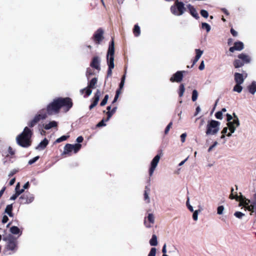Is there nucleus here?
Returning a JSON list of instances; mask_svg holds the SVG:
<instances>
[{"mask_svg": "<svg viewBox=\"0 0 256 256\" xmlns=\"http://www.w3.org/2000/svg\"><path fill=\"white\" fill-rule=\"evenodd\" d=\"M244 48V44L242 42H236L234 46L230 48V51L234 52V50H241Z\"/></svg>", "mask_w": 256, "mask_h": 256, "instance_id": "17", "label": "nucleus"}, {"mask_svg": "<svg viewBox=\"0 0 256 256\" xmlns=\"http://www.w3.org/2000/svg\"><path fill=\"white\" fill-rule=\"evenodd\" d=\"M46 112V116L58 114L60 112V108L58 101V99L55 98L53 101L49 104L45 109Z\"/></svg>", "mask_w": 256, "mask_h": 256, "instance_id": "6", "label": "nucleus"}, {"mask_svg": "<svg viewBox=\"0 0 256 256\" xmlns=\"http://www.w3.org/2000/svg\"><path fill=\"white\" fill-rule=\"evenodd\" d=\"M186 8L188 9L190 13L193 17H194L196 19H198L199 18L198 14L196 8L192 6L190 4H188L186 6Z\"/></svg>", "mask_w": 256, "mask_h": 256, "instance_id": "18", "label": "nucleus"}, {"mask_svg": "<svg viewBox=\"0 0 256 256\" xmlns=\"http://www.w3.org/2000/svg\"><path fill=\"white\" fill-rule=\"evenodd\" d=\"M230 32L234 36H236L238 35V32L233 28H231Z\"/></svg>", "mask_w": 256, "mask_h": 256, "instance_id": "64", "label": "nucleus"}, {"mask_svg": "<svg viewBox=\"0 0 256 256\" xmlns=\"http://www.w3.org/2000/svg\"><path fill=\"white\" fill-rule=\"evenodd\" d=\"M224 207L223 206H218L217 208V214L218 215H222L224 213Z\"/></svg>", "mask_w": 256, "mask_h": 256, "instance_id": "43", "label": "nucleus"}, {"mask_svg": "<svg viewBox=\"0 0 256 256\" xmlns=\"http://www.w3.org/2000/svg\"><path fill=\"white\" fill-rule=\"evenodd\" d=\"M198 97V92L196 90H194L192 91V100L193 102H195Z\"/></svg>", "mask_w": 256, "mask_h": 256, "instance_id": "41", "label": "nucleus"}, {"mask_svg": "<svg viewBox=\"0 0 256 256\" xmlns=\"http://www.w3.org/2000/svg\"><path fill=\"white\" fill-rule=\"evenodd\" d=\"M90 66L92 68H94L98 70H100V62L98 57L95 56L93 58L92 61L90 62Z\"/></svg>", "mask_w": 256, "mask_h": 256, "instance_id": "19", "label": "nucleus"}, {"mask_svg": "<svg viewBox=\"0 0 256 256\" xmlns=\"http://www.w3.org/2000/svg\"><path fill=\"white\" fill-rule=\"evenodd\" d=\"M150 244L152 246H156L158 244L157 237L155 234L152 236V238L150 240Z\"/></svg>", "mask_w": 256, "mask_h": 256, "instance_id": "33", "label": "nucleus"}, {"mask_svg": "<svg viewBox=\"0 0 256 256\" xmlns=\"http://www.w3.org/2000/svg\"><path fill=\"white\" fill-rule=\"evenodd\" d=\"M204 68V62L202 60L201 62L200 66H199V70H202Z\"/></svg>", "mask_w": 256, "mask_h": 256, "instance_id": "61", "label": "nucleus"}, {"mask_svg": "<svg viewBox=\"0 0 256 256\" xmlns=\"http://www.w3.org/2000/svg\"><path fill=\"white\" fill-rule=\"evenodd\" d=\"M107 62L108 66L107 77L111 76L112 70V40L109 42V46L107 53Z\"/></svg>", "mask_w": 256, "mask_h": 256, "instance_id": "8", "label": "nucleus"}, {"mask_svg": "<svg viewBox=\"0 0 256 256\" xmlns=\"http://www.w3.org/2000/svg\"><path fill=\"white\" fill-rule=\"evenodd\" d=\"M58 124L55 121H52L50 122L48 124H45L44 126V128L45 130H48L52 128H54L57 126Z\"/></svg>", "mask_w": 256, "mask_h": 256, "instance_id": "24", "label": "nucleus"}, {"mask_svg": "<svg viewBox=\"0 0 256 256\" xmlns=\"http://www.w3.org/2000/svg\"><path fill=\"white\" fill-rule=\"evenodd\" d=\"M202 28L203 29H206L207 32H209L210 30V26L206 22H202Z\"/></svg>", "mask_w": 256, "mask_h": 256, "instance_id": "42", "label": "nucleus"}, {"mask_svg": "<svg viewBox=\"0 0 256 256\" xmlns=\"http://www.w3.org/2000/svg\"><path fill=\"white\" fill-rule=\"evenodd\" d=\"M34 200L32 194L29 192H26L22 195L19 198V202L20 204H30Z\"/></svg>", "mask_w": 256, "mask_h": 256, "instance_id": "9", "label": "nucleus"}, {"mask_svg": "<svg viewBox=\"0 0 256 256\" xmlns=\"http://www.w3.org/2000/svg\"><path fill=\"white\" fill-rule=\"evenodd\" d=\"M246 209L251 212L250 214L254 213L256 216V194L254 195V200L250 206L246 207Z\"/></svg>", "mask_w": 256, "mask_h": 256, "instance_id": "20", "label": "nucleus"}, {"mask_svg": "<svg viewBox=\"0 0 256 256\" xmlns=\"http://www.w3.org/2000/svg\"><path fill=\"white\" fill-rule=\"evenodd\" d=\"M60 109L63 108L65 112H68L73 106L72 100L68 97L58 98Z\"/></svg>", "mask_w": 256, "mask_h": 256, "instance_id": "5", "label": "nucleus"}, {"mask_svg": "<svg viewBox=\"0 0 256 256\" xmlns=\"http://www.w3.org/2000/svg\"><path fill=\"white\" fill-rule=\"evenodd\" d=\"M134 34L136 36H138L140 34V26L136 24L134 28Z\"/></svg>", "mask_w": 256, "mask_h": 256, "instance_id": "34", "label": "nucleus"}, {"mask_svg": "<svg viewBox=\"0 0 256 256\" xmlns=\"http://www.w3.org/2000/svg\"><path fill=\"white\" fill-rule=\"evenodd\" d=\"M40 158L39 156H36L32 159L30 160L28 162V164H32L34 163L36 160H38Z\"/></svg>", "mask_w": 256, "mask_h": 256, "instance_id": "54", "label": "nucleus"}, {"mask_svg": "<svg viewBox=\"0 0 256 256\" xmlns=\"http://www.w3.org/2000/svg\"><path fill=\"white\" fill-rule=\"evenodd\" d=\"M218 144L217 142H214L212 146H211L208 149V152H210L212 150L216 147Z\"/></svg>", "mask_w": 256, "mask_h": 256, "instance_id": "57", "label": "nucleus"}, {"mask_svg": "<svg viewBox=\"0 0 256 256\" xmlns=\"http://www.w3.org/2000/svg\"><path fill=\"white\" fill-rule=\"evenodd\" d=\"M195 52H196V58L200 59V56H202V55L203 54V51L200 49H196Z\"/></svg>", "mask_w": 256, "mask_h": 256, "instance_id": "44", "label": "nucleus"}, {"mask_svg": "<svg viewBox=\"0 0 256 256\" xmlns=\"http://www.w3.org/2000/svg\"><path fill=\"white\" fill-rule=\"evenodd\" d=\"M200 14L204 18H207L208 16V12L204 10H202L200 11Z\"/></svg>", "mask_w": 256, "mask_h": 256, "instance_id": "50", "label": "nucleus"}, {"mask_svg": "<svg viewBox=\"0 0 256 256\" xmlns=\"http://www.w3.org/2000/svg\"><path fill=\"white\" fill-rule=\"evenodd\" d=\"M82 147V144H72V150L74 153L78 152Z\"/></svg>", "mask_w": 256, "mask_h": 256, "instance_id": "36", "label": "nucleus"}, {"mask_svg": "<svg viewBox=\"0 0 256 256\" xmlns=\"http://www.w3.org/2000/svg\"><path fill=\"white\" fill-rule=\"evenodd\" d=\"M144 198L145 200H147V203H149L150 202V200L148 196V192L146 190H145L144 194Z\"/></svg>", "mask_w": 256, "mask_h": 256, "instance_id": "53", "label": "nucleus"}, {"mask_svg": "<svg viewBox=\"0 0 256 256\" xmlns=\"http://www.w3.org/2000/svg\"><path fill=\"white\" fill-rule=\"evenodd\" d=\"M238 58L239 59L242 60L244 63H248L250 62V56L246 54H241L238 55Z\"/></svg>", "mask_w": 256, "mask_h": 256, "instance_id": "23", "label": "nucleus"}, {"mask_svg": "<svg viewBox=\"0 0 256 256\" xmlns=\"http://www.w3.org/2000/svg\"><path fill=\"white\" fill-rule=\"evenodd\" d=\"M48 144V140L46 138H44L39 144L38 146L36 148L38 149V150H44Z\"/></svg>", "mask_w": 256, "mask_h": 256, "instance_id": "22", "label": "nucleus"}, {"mask_svg": "<svg viewBox=\"0 0 256 256\" xmlns=\"http://www.w3.org/2000/svg\"><path fill=\"white\" fill-rule=\"evenodd\" d=\"M12 211V204H8L6 206L5 209V212L6 213L10 216H13Z\"/></svg>", "mask_w": 256, "mask_h": 256, "instance_id": "30", "label": "nucleus"}, {"mask_svg": "<svg viewBox=\"0 0 256 256\" xmlns=\"http://www.w3.org/2000/svg\"><path fill=\"white\" fill-rule=\"evenodd\" d=\"M242 90V87L240 84H236L234 86L233 88V91L240 93Z\"/></svg>", "mask_w": 256, "mask_h": 256, "instance_id": "37", "label": "nucleus"}, {"mask_svg": "<svg viewBox=\"0 0 256 256\" xmlns=\"http://www.w3.org/2000/svg\"><path fill=\"white\" fill-rule=\"evenodd\" d=\"M110 106H108L107 110H108V112H106L107 117L106 118H104L100 122H99L96 124L97 127H102L106 125V122L110 120L112 116V110L110 111Z\"/></svg>", "mask_w": 256, "mask_h": 256, "instance_id": "12", "label": "nucleus"}, {"mask_svg": "<svg viewBox=\"0 0 256 256\" xmlns=\"http://www.w3.org/2000/svg\"><path fill=\"white\" fill-rule=\"evenodd\" d=\"M244 65V62L240 60H236L234 62V66L236 68H238Z\"/></svg>", "mask_w": 256, "mask_h": 256, "instance_id": "35", "label": "nucleus"}, {"mask_svg": "<svg viewBox=\"0 0 256 256\" xmlns=\"http://www.w3.org/2000/svg\"><path fill=\"white\" fill-rule=\"evenodd\" d=\"M8 220V217L4 215V216H3V218H2V222L3 224H5V223L7 222Z\"/></svg>", "mask_w": 256, "mask_h": 256, "instance_id": "60", "label": "nucleus"}, {"mask_svg": "<svg viewBox=\"0 0 256 256\" xmlns=\"http://www.w3.org/2000/svg\"><path fill=\"white\" fill-rule=\"evenodd\" d=\"M184 72V71H178L176 74H174L170 78V80L172 82H180L183 78V73Z\"/></svg>", "mask_w": 256, "mask_h": 256, "instance_id": "15", "label": "nucleus"}, {"mask_svg": "<svg viewBox=\"0 0 256 256\" xmlns=\"http://www.w3.org/2000/svg\"><path fill=\"white\" fill-rule=\"evenodd\" d=\"M220 124L219 122L215 120L208 121L206 126V135H216L220 130Z\"/></svg>", "mask_w": 256, "mask_h": 256, "instance_id": "2", "label": "nucleus"}, {"mask_svg": "<svg viewBox=\"0 0 256 256\" xmlns=\"http://www.w3.org/2000/svg\"><path fill=\"white\" fill-rule=\"evenodd\" d=\"M10 232L14 234H18L20 232L22 234V232H20V228L16 226H12L10 228Z\"/></svg>", "mask_w": 256, "mask_h": 256, "instance_id": "32", "label": "nucleus"}, {"mask_svg": "<svg viewBox=\"0 0 256 256\" xmlns=\"http://www.w3.org/2000/svg\"><path fill=\"white\" fill-rule=\"evenodd\" d=\"M186 136V133H184L180 136L181 141L182 142H185Z\"/></svg>", "mask_w": 256, "mask_h": 256, "instance_id": "59", "label": "nucleus"}, {"mask_svg": "<svg viewBox=\"0 0 256 256\" xmlns=\"http://www.w3.org/2000/svg\"><path fill=\"white\" fill-rule=\"evenodd\" d=\"M247 76L246 74H241L236 72L234 74V81L236 84H242L244 82V78Z\"/></svg>", "mask_w": 256, "mask_h": 256, "instance_id": "13", "label": "nucleus"}, {"mask_svg": "<svg viewBox=\"0 0 256 256\" xmlns=\"http://www.w3.org/2000/svg\"><path fill=\"white\" fill-rule=\"evenodd\" d=\"M156 248H151L150 253L148 254V256H156Z\"/></svg>", "mask_w": 256, "mask_h": 256, "instance_id": "52", "label": "nucleus"}, {"mask_svg": "<svg viewBox=\"0 0 256 256\" xmlns=\"http://www.w3.org/2000/svg\"><path fill=\"white\" fill-rule=\"evenodd\" d=\"M227 125L230 130V132L233 134L236 130V126H232L231 123H228Z\"/></svg>", "mask_w": 256, "mask_h": 256, "instance_id": "46", "label": "nucleus"}, {"mask_svg": "<svg viewBox=\"0 0 256 256\" xmlns=\"http://www.w3.org/2000/svg\"><path fill=\"white\" fill-rule=\"evenodd\" d=\"M186 205L188 208V209L192 212H194V208L190 204L189 202V198H188V200L186 202Z\"/></svg>", "mask_w": 256, "mask_h": 256, "instance_id": "55", "label": "nucleus"}, {"mask_svg": "<svg viewBox=\"0 0 256 256\" xmlns=\"http://www.w3.org/2000/svg\"><path fill=\"white\" fill-rule=\"evenodd\" d=\"M84 140V138L82 136H80L77 138H76V142L78 143L82 142Z\"/></svg>", "mask_w": 256, "mask_h": 256, "instance_id": "63", "label": "nucleus"}, {"mask_svg": "<svg viewBox=\"0 0 256 256\" xmlns=\"http://www.w3.org/2000/svg\"><path fill=\"white\" fill-rule=\"evenodd\" d=\"M18 172V170H16V169H14L12 170L9 174H8V176L9 177H12V176L14 174H15L16 172Z\"/></svg>", "mask_w": 256, "mask_h": 256, "instance_id": "56", "label": "nucleus"}, {"mask_svg": "<svg viewBox=\"0 0 256 256\" xmlns=\"http://www.w3.org/2000/svg\"><path fill=\"white\" fill-rule=\"evenodd\" d=\"M68 138V136H62L58 138L56 140V142H58V143L60 142H62L66 140Z\"/></svg>", "mask_w": 256, "mask_h": 256, "instance_id": "48", "label": "nucleus"}, {"mask_svg": "<svg viewBox=\"0 0 256 256\" xmlns=\"http://www.w3.org/2000/svg\"><path fill=\"white\" fill-rule=\"evenodd\" d=\"M250 92L254 94L256 92V82H253L252 84L248 87Z\"/></svg>", "mask_w": 256, "mask_h": 256, "instance_id": "26", "label": "nucleus"}, {"mask_svg": "<svg viewBox=\"0 0 256 256\" xmlns=\"http://www.w3.org/2000/svg\"><path fill=\"white\" fill-rule=\"evenodd\" d=\"M170 10L174 15L180 16L184 14L186 8L182 2L176 0L174 4L171 6Z\"/></svg>", "mask_w": 256, "mask_h": 256, "instance_id": "3", "label": "nucleus"}, {"mask_svg": "<svg viewBox=\"0 0 256 256\" xmlns=\"http://www.w3.org/2000/svg\"><path fill=\"white\" fill-rule=\"evenodd\" d=\"M72 144H67L64 147V154H68L72 151Z\"/></svg>", "mask_w": 256, "mask_h": 256, "instance_id": "28", "label": "nucleus"}, {"mask_svg": "<svg viewBox=\"0 0 256 256\" xmlns=\"http://www.w3.org/2000/svg\"><path fill=\"white\" fill-rule=\"evenodd\" d=\"M92 90L90 88H88V86L87 88H86L84 89H82L80 90V92L83 94H84V97L86 98L88 96L91 94H92Z\"/></svg>", "mask_w": 256, "mask_h": 256, "instance_id": "25", "label": "nucleus"}, {"mask_svg": "<svg viewBox=\"0 0 256 256\" xmlns=\"http://www.w3.org/2000/svg\"><path fill=\"white\" fill-rule=\"evenodd\" d=\"M124 82V76L122 78V81L120 84V89L116 92V94L113 100V103H114L118 98L120 94L121 93L120 90L123 88Z\"/></svg>", "mask_w": 256, "mask_h": 256, "instance_id": "21", "label": "nucleus"}, {"mask_svg": "<svg viewBox=\"0 0 256 256\" xmlns=\"http://www.w3.org/2000/svg\"><path fill=\"white\" fill-rule=\"evenodd\" d=\"M32 135V130L27 126L25 127L23 132L16 137L18 144L23 148L30 146L31 145Z\"/></svg>", "mask_w": 256, "mask_h": 256, "instance_id": "1", "label": "nucleus"}, {"mask_svg": "<svg viewBox=\"0 0 256 256\" xmlns=\"http://www.w3.org/2000/svg\"><path fill=\"white\" fill-rule=\"evenodd\" d=\"M154 222V216L152 214H149L144 220V224L147 228H150Z\"/></svg>", "mask_w": 256, "mask_h": 256, "instance_id": "14", "label": "nucleus"}, {"mask_svg": "<svg viewBox=\"0 0 256 256\" xmlns=\"http://www.w3.org/2000/svg\"><path fill=\"white\" fill-rule=\"evenodd\" d=\"M24 192V189H21L20 191H17L10 198V200H15L21 194Z\"/></svg>", "mask_w": 256, "mask_h": 256, "instance_id": "38", "label": "nucleus"}, {"mask_svg": "<svg viewBox=\"0 0 256 256\" xmlns=\"http://www.w3.org/2000/svg\"><path fill=\"white\" fill-rule=\"evenodd\" d=\"M95 74L94 72V71L91 69L90 68H87L86 69V76L88 79L90 78V76L94 75Z\"/></svg>", "mask_w": 256, "mask_h": 256, "instance_id": "40", "label": "nucleus"}, {"mask_svg": "<svg viewBox=\"0 0 256 256\" xmlns=\"http://www.w3.org/2000/svg\"><path fill=\"white\" fill-rule=\"evenodd\" d=\"M234 120L232 122H228V123H231L232 126L238 127L240 125V121L237 116L234 114Z\"/></svg>", "mask_w": 256, "mask_h": 256, "instance_id": "29", "label": "nucleus"}, {"mask_svg": "<svg viewBox=\"0 0 256 256\" xmlns=\"http://www.w3.org/2000/svg\"><path fill=\"white\" fill-rule=\"evenodd\" d=\"M172 126V122H170L166 126V130H165V131H164V132L166 134H167L169 130H170V128H171Z\"/></svg>", "mask_w": 256, "mask_h": 256, "instance_id": "58", "label": "nucleus"}, {"mask_svg": "<svg viewBox=\"0 0 256 256\" xmlns=\"http://www.w3.org/2000/svg\"><path fill=\"white\" fill-rule=\"evenodd\" d=\"M227 125L230 130V132L233 134L236 130V126H232L231 123H228Z\"/></svg>", "mask_w": 256, "mask_h": 256, "instance_id": "45", "label": "nucleus"}, {"mask_svg": "<svg viewBox=\"0 0 256 256\" xmlns=\"http://www.w3.org/2000/svg\"><path fill=\"white\" fill-rule=\"evenodd\" d=\"M8 152L12 156L14 154V151L12 150V148L10 146L8 147Z\"/></svg>", "mask_w": 256, "mask_h": 256, "instance_id": "62", "label": "nucleus"}, {"mask_svg": "<svg viewBox=\"0 0 256 256\" xmlns=\"http://www.w3.org/2000/svg\"><path fill=\"white\" fill-rule=\"evenodd\" d=\"M100 92L99 90H97L96 92L94 94V98H92V104L90 106L89 108L90 110H92L94 106H96L99 100L100 97Z\"/></svg>", "mask_w": 256, "mask_h": 256, "instance_id": "16", "label": "nucleus"}, {"mask_svg": "<svg viewBox=\"0 0 256 256\" xmlns=\"http://www.w3.org/2000/svg\"><path fill=\"white\" fill-rule=\"evenodd\" d=\"M98 82V78H92L88 84V87L92 88H96V84Z\"/></svg>", "mask_w": 256, "mask_h": 256, "instance_id": "31", "label": "nucleus"}, {"mask_svg": "<svg viewBox=\"0 0 256 256\" xmlns=\"http://www.w3.org/2000/svg\"><path fill=\"white\" fill-rule=\"evenodd\" d=\"M104 30L100 28H98L92 37V40L96 44H99L101 43L102 40L104 39Z\"/></svg>", "mask_w": 256, "mask_h": 256, "instance_id": "7", "label": "nucleus"}, {"mask_svg": "<svg viewBox=\"0 0 256 256\" xmlns=\"http://www.w3.org/2000/svg\"><path fill=\"white\" fill-rule=\"evenodd\" d=\"M240 206H244L246 208L247 206H250L249 204H250V202L249 200L246 199V198H242L240 200Z\"/></svg>", "mask_w": 256, "mask_h": 256, "instance_id": "27", "label": "nucleus"}, {"mask_svg": "<svg viewBox=\"0 0 256 256\" xmlns=\"http://www.w3.org/2000/svg\"><path fill=\"white\" fill-rule=\"evenodd\" d=\"M6 248L8 250L15 251L17 248L16 240L12 235L10 234L8 237Z\"/></svg>", "mask_w": 256, "mask_h": 256, "instance_id": "11", "label": "nucleus"}, {"mask_svg": "<svg viewBox=\"0 0 256 256\" xmlns=\"http://www.w3.org/2000/svg\"><path fill=\"white\" fill-rule=\"evenodd\" d=\"M215 116L216 118L219 120H222V112H218L216 113Z\"/></svg>", "mask_w": 256, "mask_h": 256, "instance_id": "51", "label": "nucleus"}, {"mask_svg": "<svg viewBox=\"0 0 256 256\" xmlns=\"http://www.w3.org/2000/svg\"><path fill=\"white\" fill-rule=\"evenodd\" d=\"M200 212V211L198 210H196L195 211L194 210L192 218L194 220L196 221L198 220V214Z\"/></svg>", "mask_w": 256, "mask_h": 256, "instance_id": "47", "label": "nucleus"}, {"mask_svg": "<svg viewBox=\"0 0 256 256\" xmlns=\"http://www.w3.org/2000/svg\"><path fill=\"white\" fill-rule=\"evenodd\" d=\"M234 216L238 218H242L244 216V214L240 212H234Z\"/></svg>", "mask_w": 256, "mask_h": 256, "instance_id": "49", "label": "nucleus"}, {"mask_svg": "<svg viewBox=\"0 0 256 256\" xmlns=\"http://www.w3.org/2000/svg\"><path fill=\"white\" fill-rule=\"evenodd\" d=\"M47 118L46 112L45 108L39 110L38 113L34 116V118L30 121L28 124L30 128L35 126L40 120H43Z\"/></svg>", "mask_w": 256, "mask_h": 256, "instance_id": "4", "label": "nucleus"}, {"mask_svg": "<svg viewBox=\"0 0 256 256\" xmlns=\"http://www.w3.org/2000/svg\"><path fill=\"white\" fill-rule=\"evenodd\" d=\"M160 157V154H157L152 160L150 162V168L148 170L149 175L150 176H152L153 175V174L159 162Z\"/></svg>", "mask_w": 256, "mask_h": 256, "instance_id": "10", "label": "nucleus"}, {"mask_svg": "<svg viewBox=\"0 0 256 256\" xmlns=\"http://www.w3.org/2000/svg\"><path fill=\"white\" fill-rule=\"evenodd\" d=\"M179 90H180V91H179V96L180 97H182L184 95V91H185V88H184V84H181L180 86V87H179Z\"/></svg>", "mask_w": 256, "mask_h": 256, "instance_id": "39", "label": "nucleus"}]
</instances>
